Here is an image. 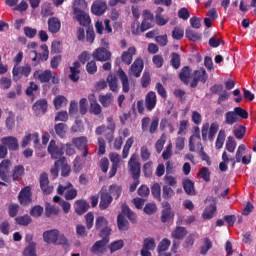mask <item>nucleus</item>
I'll use <instances>...</instances> for the list:
<instances>
[{"label": "nucleus", "mask_w": 256, "mask_h": 256, "mask_svg": "<svg viewBox=\"0 0 256 256\" xmlns=\"http://www.w3.org/2000/svg\"><path fill=\"white\" fill-rule=\"evenodd\" d=\"M43 240L49 245H67L69 241L65 235L60 234L59 230L52 229L43 233Z\"/></svg>", "instance_id": "obj_1"}, {"label": "nucleus", "mask_w": 256, "mask_h": 256, "mask_svg": "<svg viewBox=\"0 0 256 256\" xmlns=\"http://www.w3.org/2000/svg\"><path fill=\"white\" fill-rule=\"evenodd\" d=\"M71 187H73V184H71V182H68L65 186L60 184L57 188L58 195H63L66 191L65 199L67 201H73V199L77 197V189Z\"/></svg>", "instance_id": "obj_2"}, {"label": "nucleus", "mask_w": 256, "mask_h": 256, "mask_svg": "<svg viewBox=\"0 0 256 256\" xmlns=\"http://www.w3.org/2000/svg\"><path fill=\"white\" fill-rule=\"evenodd\" d=\"M128 168L132 179L141 177V163L137 160V154H133L128 161Z\"/></svg>", "instance_id": "obj_3"}, {"label": "nucleus", "mask_w": 256, "mask_h": 256, "mask_svg": "<svg viewBox=\"0 0 256 256\" xmlns=\"http://www.w3.org/2000/svg\"><path fill=\"white\" fill-rule=\"evenodd\" d=\"M65 147L59 146L55 140H51L48 145V153L51 155L52 159H65L63 154L65 153Z\"/></svg>", "instance_id": "obj_4"}, {"label": "nucleus", "mask_w": 256, "mask_h": 256, "mask_svg": "<svg viewBox=\"0 0 256 256\" xmlns=\"http://www.w3.org/2000/svg\"><path fill=\"white\" fill-rule=\"evenodd\" d=\"M217 131H219V125L216 123H212L209 128V123H206L202 126V139L203 141H207V135L209 141H213L215 139V135H217Z\"/></svg>", "instance_id": "obj_5"}, {"label": "nucleus", "mask_w": 256, "mask_h": 256, "mask_svg": "<svg viewBox=\"0 0 256 256\" xmlns=\"http://www.w3.org/2000/svg\"><path fill=\"white\" fill-rule=\"evenodd\" d=\"M0 179L4 181V183L11 181V160L4 159L0 163Z\"/></svg>", "instance_id": "obj_6"}, {"label": "nucleus", "mask_w": 256, "mask_h": 256, "mask_svg": "<svg viewBox=\"0 0 256 256\" xmlns=\"http://www.w3.org/2000/svg\"><path fill=\"white\" fill-rule=\"evenodd\" d=\"M33 193L31 192V186H26L21 189V191L18 194V201L20 205L23 207H27V205H31L33 198Z\"/></svg>", "instance_id": "obj_7"}, {"label": "nucleus", "mask_w": 256, "mask_h": 256, "mask_svg": "<svg viewBox=\"0 0 256 256\" xmlns=\"http://www.w3.org/2000/svg\"><path fill=\"white\" fill-rule=\"evenodd\" d=\"M39 185L43 195H51V193H53V186L49 182V175L47 172H42L40 174Z\"/></svg>", "instance_id": "obj_8"}, {"label": "nucleus", "mask_w": 256, "mask_h": 256, "mask_svg": "<svg viewBox=\"0 0 256 256\" xmlns=\"http://www.w3.org/2000/svg\"><path fill=\"white\" fill-rule=\"evenodd\" d=\"M207 79H209V75L204 68H200L199 70L194 71V78L190 83V87L195 89L200 83H207Z\"/></svg>", "instance_id": "obj_9"}, {"label": "nucleus", "mask_w": 256, "mask_h": 256, "mask_svg": "<svg viewBox=\"0 0 256 256\" xmlns=\"http://www.w3.org/2000/svg\"><path fill=\"white\" fill-rule=\"evenodd\" d=\"M72 144L78 149V151L82 152V157H87L89 155V148L87 147V137L80 136L72 139Z\"/></svg>", "instance_id": "obj_10"}, {"label": "nucleus", "mask_w": 256, "mask_h": 256, "mask_svg": "<svg viewBox=\"0 0 256 256\" xmlns=\"http://www.w3.org/2000/svg\"><path fill=\"white\" fill-rule=\"evenodd\" d=\"M1 144L9 151H19V140L14 136L3 137L0 140Z\"/></svg>", "instance_id": "obj_11"}, {"label": "nucleus", "mask_w": 256, "mask_h": 256, "mask_svg": "<svg viewBox=\"0 0 256 256\" xmlns=\"http://www.w3.org/2000/svg\"><path fill=\"white\" fill-rule=\"evenodd\" d=\"M31 71V64H25L24 66L15 65L12 70V75L13 77H29Z\"/></svg>", "instance_id": "obj_12"}, {"label": "nucleus", "mask_w": 256, "mask_h": 256, "mask_svg": "<svg viewBox=\"0 0 256 256\" xmlns=\"http://www.w3.org/2000/svg\"><path fill=\"white\" fill-rule=\"evenodd\" d=\"M74 15L83 27H87V25L91 23V17H89V14H86L85 11L81 10L79 7H74Z\"/></svg>", "instance_id": "obj_13"}, {"label": "nucleus", "mask_w": 256, "mask_h": 256, "mask_svg": "<svg viewBox=\"0 0 256 256\" xmlns=\"http://www.w3.org/2000/svg\"><path fill=\"white\" fill-rule=\"evenodd\" d=\"M145 68V63L142 58H137L131 65L130 71L131 74L138 79L141 77V73H143V69Z\"/></svg>", "instance_id": "obj_14"}, {"label": "nucleus", "mask_w": 256, "mask_h": 256, "mask_svg": "<svg viewBox=\"0 0 256 256\" xmlns=\"http://www.w3.org/2000/svg\"><path fill=\"white\" fill-rule=\"evenodd\" d=\"M153 27V15L151 11L144 10L143 21L141 23L140 29L142 32L148 31Z\"/></svg>", "instance_id": "obj_15"}, {"label": "nucleus", "mask_w": 256, "mask_h": 256, "mask_svg": "<svg viewBox=\"0 0 256 256\" xmlns=\"http://www.w3.org/2000/svg\"><path fill=\"white\" fill-rule=\"evenodd\" d=\"M88 99L90 103V113H92V115H101L103 109L101 108V105L97 103V98L95 97V94H90L88 96Z\"/></svg>", "instance_id": "obj_16"}, {"label": "nucleus", "mask_w": 256, "mask_h": 256, "mask_svg": "<svg viewBox=\"0 0 256 256\" xmlns=\"http://www.w3.org/2000/svg\"><path fill=\"white\" fill-rule=\"evenodd\" d=\"M49 107V104H47V100L46 99H40L37 100L32 109L33 111L36 113V115H45V113H47V109Z\"/></svg>", "instance_id": "obj_17"}, {"label": "nucleus", "mask_w": 256, "mask_h": 256, "mask_svg": "<svg viewBox=\"0 0 256 256\" xmlns=\"http://www.w3.org/2000/svg\"><path fill=\"white\" fill-rule=\"evenodd\" d=\"M33 77L34 79H37L38 81H40V83H49V80L52 77V72L51 70H36L33 73Z\"/></svg>", "instance_id": "obj_18"}, {"label": "nucleus", "mask_w": 256, "mask_h": 256, "mask_svg": "<svg viewBox=\"0 0 256 256\" xmlns=\"http://www.w3.org/2000/svg\"><path fill=\"white\" fill-rule=\"evenodd\" d=\"M93 57L96 61H109L111 59V52H109L106 48H97L93 52Z\"/></svg>", "instance_id": "obj_19"}, {"label": "nucleus", "mask_w": 256, "mask_h": 256, "mask_svg": "<svg viewBox=\"0 0 256 256\" xmlns=\"http://www.w3.org/2000/svg\"><path fill=\"white\" fill-rule=\"evenodd\" d=\"M157 105V94L155 92L150 91L147 93L145 97V107L147 111H153Z\"/></svg>", "instance_id": "obj_20"}, {"label": "nucleus", "mask_w": 256, "mask_h": 256, "mask_svg": "<svg viewBox=\"0 0 256 256\" xmlns=\"http://www.w3.org/2000/svg\"><path fill=\"white\" fill-rule=\"evenodd\" d=\"M113 203V196L109 192H101L99 208L101 211L108 209L109 205Z\"/></svg>", "instance_id": "obj_21"}, {"label": "nucleus", "mask_w": 256, "mask_h": 256, "mask_svg": "<svg viewBox=\"0 0 256 256\" xmlns=\"http://www.w3.org/2000/svg\"><path fill=\"white\" fill-rule=\"evenodd\" d=\"M109 240L107 238H102L96 241L91 247V253H105V247H107Z\"/></svg>", "instance_id": "obj_22"}, {"label": "nucleus", "mask_w": 256, "mask_h": 256, "mask_svg": "<svg viewBox=\"0 0 256 256\" xmlns=\"http://www.w3.org/2000/svg\"><path fill=\"white\" fill-rule=\"evenodd\" d=\"M117 75L122 83V91L123 93H129V77L127 76V74L125 73V71L123 70V68H119Z\"/></svg>", "instance_id": "obj_23"}, {"label": "nucleus", "mask_w": 256, "mask_h": 256, "mask_svg": "<svg viewBox=\"0 0 256 256\" xmlns=\"http://www.w3.org/2000/svg\"><path fill=\"white\" fill-rule=\"evenodd\" d=\"M121 214L124 217L126 216L133 224L137 223V214H135V212H133L126 203L121 205Z\"/></svg>", "instance_id": "obj_24"}, {"label": "nucleus", "mask_w": 256, "mask_h": 256, "mask_svg": "<svg viewBox=\"0 0 256 256\" xmlns=\"http://www.w3.org/2000/svg\"><path fill=\"white\" fill-rule=\"evenodd\" d=\"M48 31L52 34H56L61 31V20L57 17H51L48 19Z\"/></svg>", "instance_id": "obj_25"}, {"label": "nucleus", "mask_w": 256, "mask_h": 256, "mask_svg": "<svg viewBox=\"0 0 256 256\" xmlns=\"http://www.w3.org/2000/svg\"><path fill=\"white\" fill-rule=\"evenodd\" d=\"M136 53L137 49H135V47L128 48V50L124 51L121 55L122 63H125V65H131V63H133V55Z\"/></svg>", "instance_id": "obj_26"}, {"label": "nucleus", "mask_w": 256, "mask_h": 256, "mask_svg": "<svg viewBox=\"0 0 256 256\" xmlns=\"http://www.w3.org/2000/svg\"><path fill=\"white\" fill-rule=\"evenodd\" d=\"M79 69H81V63L79 61L74 62L73 66L70 67L69 79L74 83L79 81V73H81V70Z\"/></svg>", "instance_id": "obj_27"}, {"label": "nucleus", "mask_w": 256, "mask_h": 256, "mask_svg": "<svg viewBox=\"0 0 256 256\" xmlns=\"http://www.w3.org/2000/svg\"><path fill=\"white\" fill-rule=\"evenodd\" d=\"M91 11L93 15L101 16L103 13H105V11H107V3L103 1L94 2L91 7Z\"/></svg>", "instance_id": "obj_28"}, {"label": "nucleus", "mask_w": 256, "mask_h": 256, "mask_svg": "<svg viewBox=\"0 0 256 256\" xmlns=\"http://www.w3.org/2000/svg\"><path fill=\"white\" fill-rule=\"evenodd\" d=\"M188 233L189 232L187 231V228L183 226H178L171 232V238L178 239L179 241H183V239L187 237Z\"/></svg>", "instance_id": "obj_29"}, {"label": "nucleus", "mask_w": 256, "mask_h": 256, "mask_svg": "<svg viewBox=\"0 0 256 256\" xmlns=\"http://www.w3.org/2000/svg\"><path fill=\"white\" fill-rule=\"evenodd\" d=\"M179 79L184 85H189V79H191V67L184 66L179 73Z\"/></svg>", "instance_id": "obj_30"}, {"label": "nucleus", "mask_w": 256, "mask_h": 256, "mask_svg": "<svg viewBox=\"0 0 256 256\" xmlns=\"http://www.w3.org/2000/svg\"><path fill=\"white\" fill-rule=\"evenodd\" d=\"M183 189L187 195H195V182L186 178L182 182Z\"/></svg>", "instance_id": "obj_31"}, {"label": "nucleus", "mask_w": 256, "mask_h": 256, "mask_svg": "<svg viewBox=\"0 0 256 256\" xmlns=\"http://www.w3.org/2000/svg\"><path fill=\"white\" fill-rule=\"evenodd\" d=\"M69 129V126L65 123H58L54 125V131L58 137L61 139H64V137L67 135V131Z\"/></svg>", "instance_id": "obj_32"}, {"label": "nucleus", "mask_w": 256, "mask_h": 256, "mask_svg": "<svg viewBox=\"0 0 256 256\" xmlns=\"http://www.w3.org/2000/svg\"><path fill=\"white\" fill-rule=\"evenodd\" d=\"M117 227L119 231H129V221L125 219V216L122 213L117 216Z\"/></svg>", "instance_id": "obj_33"}, {"label": "nucleus", "mask_w": 256, "mask_h": 256, "mask_svg": "<svg viewBox=\"0 0 256 256\" xmlns=\"http://www.w3.org/2000/svg\"><path fill=\"white\" fill-rule=\"evenodd\" d=\"M76 209L75 212L77 215H83L84 213H87L89 211V203L85 200H77L76 201Z\"/></svg>", "instance_id": "obj_34"}, {"label": "nucleus", "mask_w": 256, "mask_h": 256, "mask_svg": "<svg viewBox=\"0 0 256 256\" xmlns=\"http://www.w3.org/2000/svg\"><path fill=\"white\" fill-rule=\"evenodd\" d=\"M239 122V117L235 114V111H228L225 113V125H235Z\"/></svg>", "instance_id": "obj_35"}, {"label": "nucleus", "mask_w": 256, "mask_h": 256, "mask_svg": "<svg viewBox=\"0 0 256 256\" xmlns=\"http://www.w3.org/2000/svg\"><path fill=\"white\" fill-rule=\"evenodd\" d=\"M23 175H25V167L23 165L15 166L12 173L13 181H19Z\"/></svg>", "instance_id": "obj_36"}, {"label": "nucleus", "mask_w": 256, "mask_h": 256, "mask_svg": "<svg viewBox=\"0 0 256 256\" xmlns=\"http://www.w3.org/2000/svg\"><path fill=\"white\" fill-rule=\"evenodd\" d=\"M24 256H37V243L30 242L23 251Z\"/></svg>", "instance_id": "obj_37"}, {"label": "nucleus", "mask_w": 256, "mask_h": 256, "mask_svg": "<svg viewBox=\"0 0 256 256\" xmlns=\"http://www.w3.org/2000/svg\"><path fill=\"white\" fill-rule=\"evenodd\" d=\"M162 197L166 199V201H169V199L175 197V190L172 189L171 186L164 185L162 188Z\"/></svg>", "instance_id": "obj_38"}, {"label": "nucleus", "mask_w": 256, "mask_h": 256, "mask_svg": "<svg viewBox=\"0 0 256 256\" xmlns=\"http://www.w3.org/2000/svg\"><path fill=\"white\" fill-rule=\"evenodd\" d=\"M107 83L110 87V90H112L113 93H117V91H119V85L117 84V77H115L113 74L108 75Z\"/></svg>", "instance_id": "obj_39"}, {"label": "nucleus", "mask_w": 256, "mask_h": 256, "mask_svg": "<svg viewBox=\"0 0 256 256\" xmlns=\"http://www.w3.org/2000/svg\"><path fill=\"white\" fill-rule=\"evenodd\" d=\"M98 100L104 107H109L113 103V94L107 93L106 95H100Z\"/></svg>", "instance_id": "obj_40"}, {"label": "nucleus", "mask_w": 256, "mask_h": 256, "mask_svg": "<svg viewBox=\"0 0 256 256\" xmlns=\"http://www.w3.org/2000/svg\"><path fill=\"white\" fill-rule=\"evenodd\" d=\"M173 217H175V214H173V211H171V208H164L162 210L161 221L163 223H169V221H171Z\"/></svg>", "instance_id": "obj_41"}, {"label": "nucleus", "mask_w": 256, "mask_h": 256, "mask_svg": "<svg viewBox=\"0 0 256 256\" xmlns=\"http://www.w3.org/2000/svg\"><path fill=\"white\" fill-rule=\"evenodd\" d=\"M197 149L200 150L199 155L202 161H206L207 165H211V158H209V155L205 153V148L203 147L201 141L197 142Z\"/></svg>", "instance_id": "obj_42"}, {"label": "nucleus", "mask_w": 256, "mask_h": 256, "mask_svg": "<svg viewBox=\"0 0 256 256\" xmlns=\"http://www.w3.org/2000/svg\"><path fill=\"white\" fill-rule=\"evenodd\" d=\"M169 247H171V240L164 238L160 241L157 247L158 253H165V251L169 250Z\"/></svg>", "instance_id": "obj_43"}, {"label": "nucleus", "mask_w": 256, "mask_h": 256, "mask_svg": "<svg viewBox=\"0 0 256 256\" xmlns=\"http://www.w3.org/2000/svg\"><path fill=\"white\" fill-rule=\"evenodd\" d=\"M123 191V188L117 184H112L109 187V194L113 195V197H115V199H119L121 197V193Z\"/></svg>", "instance_id": "obj_44"}, {"label": "nucleus", "mask_w": 256, "mask_h": 256, "mask_svg": "<svg viewBox=\"0 0 256 256\" xmlns=\"http://www.w3.org/2000/svg\"><path fill=\"white\" fill-rule=\"evenodd\" d=\"M185 36L189 41H201V34L192 29H186Z\"/></svg>", "instance_id": "obj_45"}, {"label": "nucleus", "mask_w": 256, "mask_h": 256, "mask_svg": "<svg viewBox=\"0 0 256 256\" xmlns=\"http://www.w3.org/2000/svg\"><path fill=\"white\" fill-rule=\"evenodd\" d=\"M63 163H65V158L57 160L54 163V167L50 169V173H51L53 179H57L59 177V166L63 165Z\"/></svg>", "instance_id": "obj_46"}, {"label": "nucleus", "mask_w": 256, "mask_h": 256, "mask_svg": "<svg viewBox=\"0 0 256 256\" xmlns=\"http://www.w3.org/2000/svg\"><path fill=\"white\" fill-rule=\"evenodd\" d=\"M170 63L173 69H179L181 67V56L177 52H173Z\"/></svg>", "instance_id": "obj_47"}, {"label": "nucleus", "mask_w": 256, "mask_h": 256, "mask_svg": "<svg viewBox=\"0 0 256 256\" xmlns=\"http://www.w3.org/2000/svg\"><path fill=\"white\" fill-rule=\"evenodd\" d=\"M107 225H109V221H107V218H105L104 216H99L96 218L95 229L97 231H99V229H105Z\"/></svg>", "instance_id": "obj_48"}, {"label": "nucleus", "mask_w": 256, "mask_h": 256, "mask_svg": "<svg viewBox=\"0 0 256 256\" xmlns=\"http://www.w3.org/2000/svg\"><path fill=\"white\" fill-rule=\"evenodd\" d=\"M217 211V207L215 205H210L208 208H206L202 214L203 219H213V216L215 215Z\"/></svg>", "instance_id": "obj_49"}, {"label": "nucleus", "mask_w": 256, "mask_h": 256, "mask_svg": "<svg viewBox=\"0 0 256 256\" xmlns=\"http://www.w3.org/2000/svg\"><path fill=\"white\" fill-rule=\"evenodd\" d=\"M155 247H156L155 238L148 237L144 239L142 249L153 251L155 250Z\"/></svg>", "instance_id": "obj_50"}, {"label": "nucleus", "mask_w": 256, "mask_h": 256, "mask_svg": "<svg viewBox=\"0 0 256 256\" xmlns=\"http://www.w3.org/2000/svg\"><path fill=\"white\" fill-rule=\"evenodd\" d=\"M229 163V155L227 154V151H224L222 153V162L219 164V169L222 171V173H225L227 169H229V166L227 164Z\"/></svg>", "instance_id": "obj_51"}, {"label": "nucleus", "mask_w": 256, "mask_h": 256, "mask_svg": "<svg viewBox=\"0 0 256 256\" xmlns=\"http://www.w3.org/2000/svg\"><path fill=\"white\" fill-rule=\"evenodd\" d=\"M212 248H213V242H211V239L207 237L204 238V245L200 247V255H205Z\"/></svg>", "instance_id": "obj_52"}, {"label": "nucleus", "mask_w": 256, "mask_h": 256, "mask_svg": "<svg viewBox=\"0 0 256 256\" xmlns=\"http://www.w3.org/2000/svg\"><path fill=\"white\" fill-rule=\"evenodd\" d=\"M15 221L18 225L27 227V225H29L33 221V219H31V216H29V215H24V216L16 217Z\"/></svg>", "instance_id": "obj_53"}, {"label": "nucleus", "mask_w": 256, "mask_h": 256, "mask_svg": "<svg viewBox=\"0 0 256 256\" xmlns=\"http://www.w3.org/2000/svg\"><path fill=\"white\" fill-rule=\"evenodd\" d=\"M67 105V98L65 96L59 95L54 99V107L56 109H61V107H65Z\"/></svg>", "instance_id": "obj_54"}, {"label": "nucleus", "mask_w": 256, "mask_h": 256, "mask_svg": "<svg viewBox=\"0 0 256 256\" xmlns=\"http://www.w3.org/2000/svg\"><path fill=\"white\" fill-rule=\"evenodd\" d=\"M125 247V242L123 240H116L109 245L110 253H115V251L121 250Z\"/></svg>", "instance_id": "obj_55"}, {"label": "nucleus", "mask_w": 256, "mask_h": 256, "mask_svg": "<svg viewBox=\"0 0 256 256\" xmlns=\"http://www.w3.org/2000/svg\"><path fill=\"white\" fill-rule=\"evenodd\" d=\"M224 143H225V131L220 130L215 143L216 149H223Z\"/></svg>", "instance_id": "obj_56"}, {"label": "nucleus", "mask_w": 256, "mask_h": 256, "mask_svg": "<svg viewBox=\"0 0 256 256\" xmlns=\"http://www.w3.org/2000/svg\"><path fill=\"white\" fill-rule=\"evenodd\" d=\"M237 147V142L233 136H229L226 142V149L229 153H235V149Z\"/></svg>", "instance_id": "obj_57"}, {"label": "nucleus", "mask_w": 256, "mask_h": 256, "mask_svg": "<svg viewBox=\"0 0 256 256\" xmlns=\"http://www.w3.org/2000/svg\"><path fill=\"white\" fill-rule=\"evenodd\" d=\"M199 177L203 179L206 182L211 181V172L209 171V168L203 167L198 172Z\"/></svg>", "instance_id": "obj_58"}, {"label": "nucleus", "mask_w": 256, "mask_h": 256, "mask_svg": "<svg viewBox=\"0 0 256 256\" xmlns=\"http://www.w3.org/2000/svg\"><path fill=\"white\" fill-rule=\"evenodd\" d=\"M151 193L155 199L161 201V185L159 183H154L151 187Z\"/></svg>", "instance_id": "obj_59"}, {"label": "nucleus", "mask_w": 256, "mask_h": 256, "mask_svg": "<svg viewBox=\"0 0 256 256\" xmlns=\"http://www.w3.org/2000/svg\"><path fill=\"white\" fill-rule=\"evenodd\" d=\"M24 35L28 39H35V37H37V29L29 27V26H25L24 27Z\"/></svg>", "instance_id": "obj_60"}, {"label": "nucleus", "mask_w": 256, "mask_h": 256, "mask_svg": "<svg viewBox=\"0 0 256 256\" xmlns=\"http://www.w3.org/2000/svg\"><path fill=\"white\" fill-rule=\"evenodd\" d=\"M143 211L146 215H155V213H157V205L153 203H147Z\"/></svg>", "instance_id": "obj_61"}, {"label": "nucleus", "mask_w": 256, "mask_h": 256, "mask_svg": "<svg viewBox=\"0 0 256 256\" xmlns=\"http://www.w3.org/2000/svg\"><path fill=\"white\" fill-rule=\"evenodd\" d=\"M149 85H151V74L145 71L141 78V86L146 89Z\"/></svg>", "instance_id": "obj_62"}, {"label": "nucleus", "mask_w": 256, "mask_h": 256, "mask_svg": "<svg viewBox=\"0 0 256 256\" xmlns=\"http://www.w3.org/2000/svg\"><path fill=\"white\" fill-rule=\"evenodd\" d=\"M86 71L88 75H95L97 73V62L91 60L86 64Z\"/></svg>", "instance_id": "obj_63"}, {"label": "nucleus", "mask_w": 256, "mask_h": 256, "mask_svg": "<svg viewBox=\"0 0 256 256\" xmlns=\"http://www.w3.org/2000/svg\"><path fill=\"white\" fill-rule=\"evenodd\" d=\"M46 217H51V215H59V208L57 206L47 205L45 208Z\"/></svg>", "instance_id": "obj_64"}]
</instances>
